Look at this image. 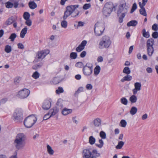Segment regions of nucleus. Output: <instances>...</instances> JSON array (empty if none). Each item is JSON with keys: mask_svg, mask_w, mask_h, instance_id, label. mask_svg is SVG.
<instances>
[{"mask_svg": "<svg viewBox=\"0 0 158 158\" xmlns=\"http://www.w3.org/2000/svg\"><path fill=\"white\" fill-rule=\"evenodd\" d=\"M121 102L123 104L126 105L127 104L128 101L125 97H123L120 99Z\"/></svg>", "mask_w": 158, "mask_h": 158, "instance_id": "c9c22d12", "label": "nucleus"}, {"mask_svg": "<svg viewBox=\"0 0 158 158\" xmlns=\"http://www.w3.org/2000/svg\"><path fill=\"white\" fill-rule=\"evenodd\" d=\"M17 35L15 33L12 34L10 36L9 39L11 40L12 42L14 41Z\"/></svg>", "mask_w": 158, "mask_h": 158, "instance_id": "a19ab883", "label": "nucleus"}, {"mask_svg": "<svg viewBox=\"0 0 158 158\" xmlns=\"http://www.w3.org/2000/svg\"><path fill=\"white\" fill-rule=\"evenodd\" d=\"M113 8V4L112 2L106 3L103 8V13L104 15L106 16L109 15L112 11Z\"/></svg>", "mask_w": 158, "mask_h": 158, "instance_id": "0eeeda50", "label": "nucleus"}, {"mask_svg": "<svg viewBox=\"0 0 158 158\" xmlns=\"http://www.w3.org/2000/svg\"><path fill=\"white\" fill-rule=\"evenodd\" d=\"M37 121V118L33 115L28 116L25 118L23 123L26 127L30 128Z\"/></svg>", "mask_w": 158, "mask_h": 158, "instance_id": "7ed1b4c3", "label": "nucleus"}, {"mask_svg": "<svg viewBox=\"0 0 158 158\" xmlns=\"http://www.w3.org/2000/svg\"><path fill=\"white\" fill-rule=\"evenodd\" d=\"M29 8L32 9H34L37 7V5L34 1L30 2L28 3Z\"/></svg>", "mask_w": 158, "mask_h": 158, "instance_id": "412c9836", "label": "nucleus"}, {"mask_svg": "<svg viewBox=\"0 0 158 158\" xmlns=\"http://www.w3.org/2000/svg\"><path fill=\"white\" fill-rule=\"evenodd\" d=\"M83 65V64L81 62H78L75 64V66L76 67L79 68H81Z\"/></svg>", "mask_w": 158, "mask_h": 158, "instance_id": "6e6d98bb", "label": "nucleus"}, {"mask_svg": "<svg viewBox=\"0 0 158 158\" xmlns=\"http://www.w3.org/2000/svg\"><path fill=\"white\" fill-rule=\"evenodd\" d=\"M92 149L87 148L84 149L83 151V157L84 158H90L91 156Z\"/></svg>", "mask_w": 158, "mask_h": 158, "instance_id": "ddd939ff", "label": "nucleus"}, {"mask_svg": "<svg viewBox=\"0 0 158 158\" xmlns=\"http://www.w3.org/2000/svg\"><path fill=\"white\" fill-rule=\"evenodd\" d=\"M123 72L127 75H128L131 73V71L129 67H125L123 69Z\"/></svg>", "mask_w": 158, "mask_h": 158, "instance_id": "e433bc0d", "label": "nucleus"}, {"mask_svg": "<svg viewBox=\"0 0 158 158\" xmlns=\"http://www.w3.org/2000/svg\"><path fill=\"white\" fill-rule=\"evenodd\" d=\"M139 4L140 7L141 8L139 10L140 14L144 16H147V13L146 11L145 8L144 7V6H142L141 3V2L139 3Z\"/></svg>", "mask_w": 158, "mask_h": 158, "instance_id": "dca6fc26", "label": "nucleus"}, {"mask_svg": "<svg viewBox=\"0 0 158 158\" xmlns=\"http://www.w3.org/2000/svg\"><path fill=\"white\" fill-rule=\"evenodd\" d=\"M100 136L103 139H105L106 138V133L103 131H101L100 132L99 134Z\"/></svg>", "mask_w": 158, "mask_h": 158, "instance_id": "c03bdc74", "label": "nucleus"}, {"mask_svg": "<svg viewBox=\"0 0 158 158\" xmlns=\"http://www.w3.org/2000/svg\"><path fill=\"white\" fill-rule=\"evenodd\" d=\"M154 40L152 38L149 39L147 40L146 43L147 47H153L154 44Z\"/></svg>", "mask_w": 158, "mask_h": 158, "instance_id": "f3484780", "label": "nucleus"}, {"mask_svg": "<svg viewBox=\"0 0 158 158\" xmlns=\"http://www.w3.org/2000/svg\"><path fill=\"white\" fill-rule=\"evenodd\" d=\"M64 92V90L62 87H59L58 89L56 91V92L57 94H59L60 93Z\"/></svg>", "mask_w": 158, "mask_h": 158, "instance_id": "49530a36", "label": "nucleus"}, {"mask_svg": "<svg viewBox=\"0 0 158 158\" xmlns=\"http://www.w3.org/2000/svg\"><path fill=\"white\" fill-rule=\"evenodd\" d=\"M137 22L136 20H131L127 23V25L128 27H135L137 25Z\"/></svg>", "mask_w": 158, "mask_h": 158, "instance_id": "5701e85b", "label": "nucleus"}, {"mask_svg": "<svg viewBox=\"0 0 158 158\" xmlns=\"http://www.w3.org/2000/svg\"><path fill=\"white\" fill-rule=\"evenodd\" d=\"M142 33L143 36L146 38H148L150 36L149 32L148 31L146 32V30L145 29L142 30Z\"/></svg>", "mask_w": 158, "mask_h": 158, "instance_id": "c85d7f7f", "label": "nucleus"}, {"mask_svg": "<svg viewBox=\"0 0 158 158\" xmlns=\"http://www.w3.org/2000/svg\"><path fill=\"white\" fill-rule=\"evenodd\" d=\"M19 3L17 2H15L13 4L14 7L15 8H16L18 7Z\"/></svg>", "mask_w": 158, "mask_h": 158, "instance_id": "338daca9", "label": "nucleus"}, {"mask_svg": "<svg viewBox=\"0 0 158 158\" xmlns=\"http://www.w3.org/2000/svg\"><path fill=\"white\" fill-rule=\"evenodd\" d=\"M129 100L131 103H135L137 101V98L135 95H133L130 97Z\"/></svg>", "mask_w": 158, "mask_h": 158, "instance_id": "cd10ccee", "label": "nucleus"}, {"mask_svg": "<svg viewBox=\"0 0 158 158\" xmlns=\"http://www.w3.org/2000/svg\"><path fill=\"white\" fill-rule=\"evenodd\" d=\"M86 53L85 51H83L80 54V56L82 58L84 57L86 55Z\"/></svg>", "mask_w": 158, "mask_h": 158, "instance_id": "680f3d73", "label": "nucleus"}, {"mask_svg": "<svg viewBox=\"0 0 158 158\" xmlns=\"http://www.w3.org/2000/svg\"><path fill=\"white\" fill-rule=\"evenodd\" d=\"M27 28L25 27L21 30L20 33V37L22 38L24 37L25 34L27 33Z\"/></svg>", "mask_w": 158, "mask_h": 158, "instance_id": "6ab92c4d", "label": "nucleus"}, {"mask_svg": "<svg viewBox=\"0 0 158 158\" xmlns=\"http://www.w3.org/2000/svg\"><path fill=\"white\" fill-rule=\"evenodd\" d=\"M30 93V90L27 89H23L19 91L18 94L19 97L21 99H24L27 98Z\"/></svg>", "mask_w": 158, "mask_h": 158, "instance_id": "9d476101", "label": "nucleus"}, {"mask_svg": "<svg viewBox=\"0 0 158 158\" xmlns=\"http://www.w3.org/2000/svg\"><path fill=\"white\" fill-rule=\"evenodd\" d=\"M83 91V87H79L77 90L76 91L74 94V96H77L78 94L80 93V92Z\"/></svg>", "mask_w": 158, "mask_h": 158, "instance_id": "4c0bfd02", "label": "nucleus"}, {"mask_svg": "<svg viewBox=\"0 0 158 158\" xmlns=\"http://www.w3.org/2000/svg\"><path fill=\"white\" fill-rule=\"evenodd\" d=\"M120 123L121 124V126L123 127H125L127 124L126 121L124 119L122 120L121 121Z\"/></svg>", "mask_w": 158, "mask_h": 158, "instance_id": "de8ad7c7", "label": "nucleus"}, {"mask_svg": "<svg viewBox=\"0 0 158 158\" xmlns=\"http://www.w3.org/2000/svg\"><path fill=\"white\" fill-rule=\"evenodd\" d=\"M135 88L140 91L141 89V84L140 82H136L134 84Z\"/></svg>", "mask_w": 158, "mask_h": 158, "instance_id": "c756f323", "label": "nucleus"}, {"mask_svg": "<svg viewBox=\"0 0 158 158\" xmlns=\"http://www.w3.org/2000/svg\"><path fill=\"white\" fill-rule=\"evenodd\" d=\"M132 79V77L130 75H127L124 77L121 80L122 82H124L125 81H130Z\"/></svg>", "mask_w": 158, "mask_h": 158, "instance_id": "393cba45", "label": "nucleus"}, {"mask_svg": "<svg viewBox=\"0 0 158 158\" xmlns=\"http://www.w3.org/2000/svg\"><path fill=\"white\" fill-rule=\"evenodd\" d=\"M101 68L98 65L96 66L94 69V74L95 75H97L100 72Z\"/></svg>", "mask_w": 158, "mask_h": 158, "instance_id": "a878e982", "label": "nucleus"}, {"mask_svg": "<svg viewBox=\"0 0 158 158\" xmlns=\"http://www.w3.org/2000/svg\"><path fill=\"white\" fill-rule=\"evenodd\" d=\"M21 80V77H16L15 79V84L19 83Z\"/></svg>", "mask_w": 158, "mask_h": 158, "instance_id": "4d7b16f0", "label": "nucleus"}, {"mask_svg": "<svg viewBox=\"0 0 158 158\" xmlns=\"http://www.w3.org/2000/svg\"><path fill=\"white\" fill-rule=\"evenodd\" d=\"M137 5L135 3H134L132 6L130 13H132L134 11L137 9Z\"/></svg>", "mask_w": 158, "mask_h": 158, "instance_id": "8fccbe9b", "label": "nucleus"}, {"mask_svg": "<svg viewBox=\"0 0 158 158\" xmlns=\"http://www.w3.org/2000/svg\"><path fill=\"white\" fill-rule=\"evenodd\" d=\"M23 16L25 19L27 20L29 19L30 15L28 12H26L24 13Z\"/></svg>", "mask_w": 158, "mask_h": 158, "instance_id": "58836bf2", "label": "nucleus"}, {"mask_svg": "<svg viewBox=\"0 0 158 158\" xmlns=\"http://www.w3.org/2000/svg\"><path fill=\"white\" fill-rule=\"evenodd\" d=\"M152 29L153 30L157 31L158 30V25L157 24H154L152 26Z\"/></svg>", "mask_w": 158, "mask_h": 158, "instance_id": "3c124183", "label": "nucleus"}, {"mask_svg": "<svg viewBox=\"0 0 158 158\" xmlns=\"http://www.w3.org/2000/svg\"><path fill=\"white\" fill-rule=\"evenodd\" d=\"M146 71L148 73H152V69L150 67H148L146 69Z\"/></svg>", "mask_w": 158, "mask_h": 158, "instance_id": "0e129e2a", "label": "nucleus"}, {"mask_svg": "<svg viewBox=\"0 0 158 158\" xmlns=\"http://www.w3.org/2000/svg\"><path fill=\"white\" fill-rule=\"evenodd\" d=\"M99 143L100 144H96V145L99 148H101L103 146L104 144L103 141L102 139H100L99 140Z\"/></svg>", "mask_w": 158, "mask_h": 158, "instance_id": "a18cd8bd", "label": "nucleus"}, {"mask_svg": "<svg viewBox=\"0 0 158 158\" xmlns=\"http://www.w3.org/2000/svg\"><path fill=\"white\" fill-rule=\"evenodd\" d=\"M18 48H19L23 49L24 48V46L22 43H19L18 44Z\"/></svg>", "mask_w": 158, "mask_h": 158, "instance_id": "e2e57ef3", "label": "nucleus"}, {"mask_svg": "<svg viewBox=\"0 0 158 158\" xmlns=\"http://www.w3.org/2000/svg\"><path fill=\"white\" fill-rule=\"evenodd\" d=\"M72 112V109L64 108L62 110V113L63 115H66L69 114L71 113Z\"/></svg>", "mask_w": 158, "mask_h": 158, "instance_id": "a211bd4d", "label": "nucleus"}, {"mask_svg": "<svg viewBox=\"0 0 158 158\" xmlns=\"http://www.w3.org/2000/svg\"><path fill=\"white\" fill-rule=\"evenodd\" d=\"M52 82L54 84H57L59 83L58 78L56 77L53 78Z\"/></svg>", "mask_w": 158, "mask_h": 158, "instance_id": "052dcab7", "label": "nucleus"}, {"mask_svg": "<svg viewBox=\"0 0 158 158\" xmlns=\"http://www.w3.org/2000/svg\"><path fill=\"white\" fill-rule=\"evenodd\" d=\"M67 22L65 20L62 21L61 23V27L64 28H66L67 27Z\"/></svg>", "mask_w": 158, "mask_h": 158, "instance_id": "37998d69", "label": "nucleus"}, {"mask_svg": "<svg viewBox=\"0 0 158 158\" xmlns=\"http://www.w3.org/2000/svg\"><path fill=\"white\" fill-rule=\"evenodd\" d=\"M50 111L51 112V114L50 115V117L54 116L58 112V108L56 106L54 107Z\"/></svg>", "mask_w": 158, "mask_h": 158, "instance_id": "aec40b11", "label": "nucleus"}, {"mask_svg": "<svg viewBox=\"0 0 158 158\" xmlns=\"http://www.w3.org/2000/svg\"><path fill=\"white\" fill-rule=\"evenodd\" d=\"M105 30L104 24L101 23L97 22L94 25V31L95 35L98 36L101 35Z\"/></svg>", "mask_w": 158, "mask_h": 158, "instance_id": "39448f33", "label": "nucleus"}, {"mask_svg": "<svg viewBox=\"0 0 158 158\" xmlns=\"http://www.w3.org/2000/svg\"><path fill=\"white\" fill-rule=\"evenodd\" d=\"M51 105V99H46L44 101L42 105V107L44 110H47L50 108Z\"/></svg>", "mask_w": 158, "mask_h": 158, "instance_id": "9b49d317", "label": "nucleus"}, {"mask_svg": "<svg viewBox=\"0 0 158 158\" xmlns=\"http://www.w3.org/2000/svg\"><path fill=\"white\" fill-rule=\"evenodd\" d=\"M14 120L16 122H22L23 120L22 112L20 109H16L13 114Z\"/></svg>", "mask_w": 158, "mask_h": 158, "instance_id": "6e6552de", "label": "nucleus"}, {"mask_svg": "<svg viewBox=\"0 0 158 158\" xmlns=\"http://www.w3.org/2000/svg\"><path fill=\"white\" fill-rule=\"evenodd\" d=\"M95 139L93 136H90L89 138V143L91 145L94 144L95 142Z\"/></svg>", "mask_w": 158, "mask_h": 158, "instance_id": "72a5a7b5", "label": "nucleus"}, {"mask_svg": "<svg viewBox=\"0 0 158 158\" xmlns=\"http://www.w3.org/2000/svg\"><path fill=\"white\" fill-rule=\"evenodd\" d=\"M103 60V58L101 56H99L98 57L97 59V61L98 62H102Z\"/></svg>", "mask_w": 158, "mask_h": 158, "instance_id": "69168bd1", "label": "nucleus"}, {"mask_svg": "<svg viewBox=\"0 0 158 158\" xmlns=\"http://www.w3.org/2000/svg\"><path fill=\"white\" fill-rule=\"evenodd\" d=\"M5 51L7 53H9L12 51L11 47L8 45H6L5 47Z\"/></svg>", "mask_w": 158, "mask_h": 158, "instance_id": "473e14b6", "label": "nucleus"}, {"mask_svg": "<svg viewBox=\"0 0 158 158\" xmlns=\"http://www.w3.org/2000/svg\"><path fill=\"white\" fill-rule=\"evenodd\" d=\"M85 87L88 90H91L92 89L93 86L91 84H87L86 85Z\"/></svg>", "mask_w": 158, "mask_h": 158, "instance_id": "13d9d810", "label": "nucleus"}, {"mask_svg": "<svg viewBox=\"0 0 158 158\" xmlns=\"http://www.w3.org/2000/svg\"><path fill=\"white\" fill-rule=\"evenodd\" d=\"M79 7V5H70L66 7V10L64 11L63 18L65 20L70 15L73 17H75L78 15L79 13L78 11H76V9Z\"/></svg>", "mask_w": 158, "mask_h": 158, "instance_id": "f03ea898", "label": "nucleus"}, {"mask_svg": "<svg viewBox=\"0 0 158 158\" xmlns=\"http://www.w3.org/2000/svg\"><path fill=\"white\" fill-rule=\"evenodd\" d=\"M111 41L110 37L106 35L103 36L101 41L99 43L100 48H108L109 47L111 44Z\"/></svg>", "mask_w": 158, "mask_h": 158, "instance_id": "423d86ee", "label": "nucleus"}, {"mask_svg": "<svg viewBox=\"0 0 158 158\" xmlns=\"http://www.w3.org/2000/svg\"><path fill=\"white\" fill-rule=\"evenodd\" d=\"M17 152H15V154L13 155H12L9 158H18L17 156Z\"/></svg>", "mask_w": 158, "mask_h": 158, "instance_id": "774afa93", "label": "nucleus"}, {"mask_svg": "<svg viewBox=\"0 0 158 158\" xmlns=\"http://www.w3.org/2000/svg\"><path fill=\"white\" fill-rule=\"evenodd\" d=\"M137 108L135 106L132 107L130 111V113L132 115L135 114L137 112Z\"/></svg>", "mask_w": 158, "mask_h": 158, "instance_id": "7c9ffc66", "label": "nucleus"}, {"mask_svg": "<svg viewBox=\"0 0 158 158\" xmlns=\"http://www.w3.org/2000/svg\"><path fill=\"white\" fill-rule=\"evenodd\" d=\"M49 114L50 113H49L45 115L43 118L44 120H46L49 118L51 117L50 116H49Z\"/></svg>", "mask_w": 158, "mask_h": 158, "instance_id": "bf43d9fd", "label": "nucleus"}, {"mask_svg": "<svg viewBox=\"0 0 158 158\" xmlns=\"http://www.w3.org/2000/svg\"><path fill=\"white\" fill-rule=\"evenodd\" d=\"M124 143L123 141H120L119 142L118 144L116 146V148L118 149H121L124 145Z\"/></svg>", "mask_w": 158, "mask_h": 158, "instance_id": "f704fd0d", "label": "nucleus"}, {"mask_svg": "<svg viewBox=\"0 0 158 158\" xmlns=\"http://www.w3.org/2000/svg\"><path fill=\"white\" fill-rule=\"evenodd\" d=\"M40 76L39 73L37 71L34 72L32 74V77L35 79H36L39 77Z\"/></svg>", "mask_w": 158, "mask_h": 158, "instance_id": "09e8293b", "label": "nucleus"}, {"mask_svg": "<svg viewBox=\"0 0 158 158\" xmlns=\"http://www.w3.org/2000/svg\"><path fill=\"white\" fill-rule=\"evenodd\" d=\"M89 64V63H87L83 68L82 71L85 75L88 77L90 76L93 72V65L90 64V66H88Z\"/></svg>", "mask_w": 158, "mask_h": 158, "instance_id": "1a4fd4ad", "label": "nucleus"}, {"mask_svg": "<svg viewBox=\"0 0 158 158\" xmlns=\"http://www.w3.org/2000/svg\"><path fill=\"white\" fill-rule=\"evenodd\" d=\"M87 43V42L85 40L83 41L79 46L76 48V51L78 52H80L83 50L84 49L85 46L86 45Z\"/></svg>", "mask_w": 158, "mask_h": 158, "instance_id": "4468645a", "label": "nucleus"}, {"mask_svg": "<svg viewBox=\"0 0 158 158\" xmlns=\"http://www.w3.org/2000/svg\"><path fill=\"white\" fill-rule=\"evenodd\" d=\"M152 36L153 38L154 39H156L158 37V32L155 31L153 32L152 35Z\"/></svg>", "mask_w": 158, "mask_h": 158, "instance_id": "5fc2aeb1", "label": "nucleus"}, {"mask_svg": "<svg viewBox=\"0 0 158 158\" xmlns=\"http://www.w3.org/2000/svg\"><path fill=\"white\" fill-rule=\"evenodd\" d=\"M91 6L90 3L85 4L83 6V9L84 10H87Z\"/></svg>", "mask_w": 158, "mask_h": 158, "instance_id": "603ef678", "label": "nucleus"}, {"mask_svg": "<svg viewBox=\"0 0 158 158\" xmlns=\"http://www.w3.org/2000/svg\"><path fill=\"white\" fill-rule=\"evenodd\" d=\"M122 3L119 6L118 9L117 11V14L118 16L121 14L123 17L125 16L128 11V6L126 5V2L124 0H122Z\"/></svg>", "mask_w": 158, "mask_h": 158, "instance_id": "20e7f679", "label": "nucleus"}, {"mask_svg": "<svg viewBox=\"0 0 158 158\" xmlns=\"http://www.w3.org/2000/svg\"><path fill=\"white\" fill-rule=\"evenodd\" d=\"M14 21L13 17H10L5 22L6 25H9L11 24Z\"/></svg>", "mask_w": 158, "mask_h": 158, "instance_id": "bb28decb", "label": "nucleus"}, {"mask_svg": "<svg viewBox=\"0 0 158 158\" xmlns=\"http://www.w3.org/2000/svg\"><path fill=\"white\" fill-rule=\"evenodd\" d=\"M147 52L148 55L149 56H151L153 53L154 49L153 47H147Z\"/></svg>", "mask_w": 158, "mask_h": 158, "instance_id": "b1692460", "label": "nucleus"}, {"mask_svg": "<svg viewBox=\"0 0 158 158\" xmlns=\"http://www.w3.org/2000/svg\"><path fill=\"white\" fill-rule=\"evenodd\" d=\"M26 21L25 22V24L27 26H30L32 24V21H31L29 19H27V20H26Z\"/></svg>", "mask_w": 158, "mask_h": 158, "instance_id": "864d4df0", "label": "nucleus"}, {"mask_svg": "<svg viewBox=\"0 0 158 158\" xmlns=\"http://www.w3.org/2000/svg\"><path fill=\"white\" fill-rule=\"evenodd\" d=\"M49 51L48 50H43L37 52V58L38 59H44L46 56L49 53Z\"/></svg>", "mask_w": 158, "mask_h": 158, "instance_id": "f8f14e48", "label": "nucleus"}, {"mask_svg": "<svg viewBox=\"0 0 158 158\" xmlns=\"http://www.w3.org/2000/svg\"><path fill=\"white\" fill-rule=\"evenodd\" d=\"M26 136L24 134H18L14 141V143L16 149L19 150L23 148L26 144Z\"/></svg>", "mask_w": 158, "mask_h": 158, "instance_id": "f257e3e1", "label": "nucleus"}, {"mask_svg": "<svg viewBox=\"0 0 158 158\" xmlns=\"http://www.w3.org/2000/svg\"><path fill=\"white\" fill-rule=\"evenodd\" d=\"M91 155L90 158H97L100 156V153H98L96 149L92 150Z\"/></svg>", "mask_w": 158, "mask_h": 158, "instance_id": "2eb2a0df", "label": "nucleus"}, {"mask_svg": "<svg viewBox=\"0 0 158 158\" xmlns=\"http://www.w3.org/2000/svg\"><path fill=\"white\" fill-rule=\"evenodd\" d=\"M47 151L50 155H53L54 153V150L52 149V147L49 145L47 146Z\"/></svg>", "mask_w": 158, "mask_h": 158, "instance_id": "2f4dec72", "label": "nucleus"}, {"mask_svg": "<svg viewBox=\"0 0 158 158\" xmlns=\"http://www.w3.org/2000/svg\"><path fill=\"white\" fill-rule=\"evenodd\" d=\"M6 6L8 8H11L13 6V4L10 2H8L5 3Z\"/></svg>", "mask_w": 158, "mask_h": 158, "instance_id": "ea45409f", "label": "nucleus"}, {"mask_svg": "<svg viewBox=\"0 0 158 158\" xmlns=\"http://www.w3.org/2000/svg\"><path fill=\"white\" fill-rule=\"evenodd\" d=\"M94 124L96 127H98L101 125V120L99 118H97L94 120Z\"/></svg>", "mask_w": 158, "mask_h": 158, "instance_id": "4be33fe9", "label": "nucleus"}, {"mask_svg": "<svg viewBox=\"0 0 158 158\" xmlns=\"http://www.w3.org/2000/svg\"><path fill=\"white\" fill-rule=\"evenodd\" d=\"M77 56V54L76 52H72L70 55V57L72 59H75Z\"/></svg>", "mask_w": 158, "mask_h": 158, "instance_id": "79ce46f5", "label": "nucleus"}]
</instances>
